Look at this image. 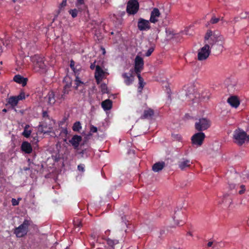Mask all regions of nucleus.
<instances>
[{"mask_svg": "<svg viewBox=\"0 0 249 249\" xmlns=\"http://www.w3.org/2000/svg\"><path fill=\"white\" fill-rule=\"evenodd\" d=\"M173 137L177 140L180 141L181 140V136L179 134H174Z\"/></svg>", "mask_w": 249, "mask_h": 249, "instance_id": "43", "label": "nucleus"}, {"mask_svg": "<svg viewBox=\"0 0 249 249\" xmlns=\"http://www.w3.org/2000/svg\"><path fill=\"white\" fill-rule=\"evenodd\" d=\"M154 114L153 110L150 108L145 110L143 115V118L149 119Z\"/></svg>", "mask_w": 249, "mask_h": 249, "instance_id": "26", "label": "nucleus"}, {"mask_svg": "<svg viewBox=\"0 0 249 249\" xmlns=\"http://www.w3.org/2000/svg\"><path fill=\"white\" fill-rule=\"evenodd\" d=\"M153 51H154V49L153 48H152L149 49L148 50V51H147V52H146V53L145 54V55L146 56H150L151 54V53H152V52H153Z\"/></svg>", "mask_w": 249, "mask_h": 249, "instance_id": "42", "label": "nucleus"}, {"mask_svg": "<svg viewBox=\"0 0 249 249\" xmlns=\"http://www.w3.org/2000/svg\"><path fill=\"white\" fill-rule=\"evenodd\" d=\"M211 124L210 120L206 118H201L196 122L195 128L198 131H202L209 128Z\"/></svg>", "mask_w": 249, "mask_h": 249, "instance_id": "5", "label": "nucleus"}, {"mask_svg": "<svg viewBox=\"0 0 249 249\" xmlns=\"http://www.w3.org/2000/svg\"><path fill=\"white\" fill-rule=\"evenodd\" d=\"M65 80L68 81V83H67L64 87L62 93L66 96L67 94H68L70 91V88L71 87V82L70 81V79L69 77H66L65 78Z\"/></svg>", "mask_w": 249, "mask_h": 249, "instance_id": "23", "label": "nucleus"}, {"mask_svg": "<svg viewBox=\"0 0 249 249\" xmlns=\"http://www.w3.org/2000/svg\"><path fill=\"white\" fill-rule=\"evenodd\" d=\"M217 242H213V248L214 249H218V247H217Z\"/></svg>", "mask_w": 249, "mask_h": 249, "instance_id": "51", "label": "nucleus"}, {"mask_svg": "<svg viewBox=\"0 0 249 249\" xmlns=\"http://www.w3.org/2000/svg\"><path fill=\"white\" fill-rule=\"evenodd\" d=\"M209 97H210L209 95H207L206 97L205 96H203V98L204 99H205V98H206V100H208L209 99Z\"/></svg>", "mask_w": 249, "mask_h": 249, "instance_id": "53", "label": "nucleus"}, {"mask_svg": "<svg viewBox=\"0 0 249 249\" xmlns=\"http://www.w3.org/2000/svg\"><path fill=\"white\" fill-rule=\"evenodd\" d=\"M172 34L173 35V36L176 35V34H175L173 32H172Z\"/></svg>", "mask_w": 249, "mask_h": 249, "instance_id": "56", "label": "nucleus"}, {"mask_svg": "<svg viewBox=\"0 0 249 249\" xmlns=\"http://www.w3.org/2000/svg\"><path fill=\"white\" fill-rule=\"evenodd\" d=\"M16 97L18 99V101H19L25 98V94L24 93H21L18 96H16Z\"/></svg>", "mask_w": 249, "mask_h": 249, "instance_id": "41", "label": "nucleus"}, {"mask_svg": "<svg viewBox=\"0 0 249 249\" xmlns=\"http://www.w3.org/2000/svg\"><path fill=\"white\" fill-rule=\"evenodd\" d=\"M66 3H67V0H63L60 4L61 8L65 7L66 5Z\"/></svg>", "mask_w": 249, "mask_h": 249, "instance_id": "46", "label": "nucleus"}, {"mask_svg": "<svg viewBox=\"0 0 249 249\" xmlns=\"http://www.w3.org/2000/svg\"><path fill=\"white\" fill-rule=\"evenodd\" d=\"M178 214H177V211H175V215L173 217V219L175 223L178 225H182L184 223L185 221L183 220H180V222H178L179 219H178Z\"/></svg>", "mask_w": 249, "mask_h": 249, "instance_id": "32", "label": "nucleus"}, {"mask_svg": "<svg viewBox=\"0 0 249 249\" xmlns=\"http://www.w3.org/2000/svg\"><path fill=\"white\" fill-rule=\"evenodd\" d=\"M233 140L235 143L239 145L249 142V135L243 130L238 128L233 133Z\"/></svg>", "mask_w": 249, "mask_h": 249, "instance_id": "3", "label": "nucleus"}, {"mask_svg": "<svg viewBox=\"0 0 249 249\" xmlns=\"http://www.w3.org/2000/svg\"><path fill=\"white\" fill-rule=\"evenodd\" d=\"M21 149L22 151L27 154H30L33 150L31 144L27 142H23L22 143Z\"/></svg>", "mask_w": 249, "mask_h": 249, "instance_id": "18", "label": "nucleus"}, {"mask_svg": "<svg viewBox=\"0 0 249 249\" xmlns=\"http://www.w3.org/2000/svg\"><path fill=\"white\" fill-rule=\"evenodd\" d=\"M160 15H161L160 9L154 8L151 11L150 16H160Z\"/></svg>", "mask_w": 249, "mask_h": 249, "instance_id": "33", "label": "nucleus"}, {"mask_svg": "<svg viewBox=\"0 0 249 249\" xmlns=\"http://www.w3.org/2000/svg\"><path fill=\"white\" fill-rule=\"evenodd\" d=\"M85 166L84 164H80L78 166V169L82 172L84 171Z\"/></svg>", "mask_w": 249, "mask_h": 249, "instance_id": "44", "label": "nucleus"}, {"mask_svg": "<svg viewBox=\"0 0 249 249\" xmlns=\"http://www.w3.org/2000/svg\"><path fill=\"white\" fill-rule=\"evenodd\" d=\"M192 164V162L190 160L182 159L178 162V167L181 170H183L189 167Z\"/></svg>", "mask_w": 249, "mask_h": 249, "instance_id": "15", "label": "nucleus"}, {"mask_svg": "<svg viewBox=\"0 0 249 249\" xmlns=\"http://www.w3.org/2000/svg\"><path fill=\"white\" fill-rule=\"evenodd\" d=\"M55 94L53 91L50 92L46 98L48 103L50 105H53L55 102H57V99H55Z\"/></svg>", "mask_w": 249, "mask_h": 249, "instance_id": "19", "label": "nucleus"}, {"mask_svg": "<svg viewBox=\"0 0 249 249\" xmlns=\"http://www.w3.org/2000/svg\"><path fill=\"white\" fill-rule=\"evenodd\" d=\"M88 152L89 150L88 149H84L80 153V154L82 157L87 158L89 156Z\"/></svg>", "mask_w": 249, "mask_h": 249, "instance_id": "35", "label": "nucleus"}, {"mask_svg": "<svg viewBox=\"0 0 249 249\" xmlns=\"http://www.w3.org/2000/svg\"><path fill=\"white\" fill-rule=\"evenodd\" d=\"M188 234L190 235H192V234L191 233H189Z\"/></svg>", "mask_w": 249, "mask_h": 249, "instance_id": "59", "label": "nucleus"}, {"mask_svg": "<svg viewBox=\"0 0 249 249\" xmlns=\"http://www.w3.org/2000/svg\"><path fill=\"white\" fill-rule=\"evenodd\" d=\"M122 77L124 79V82L126 85H130L134 81V76L132 72L124 73L122 74Z\"/></svg>", "mask_w": 249, "mask_h": 249, "instance_id": "17", "label": "nucleus"}, {"mask_svg": "<svg viewBox=\"0 0 249 249\" xmlns=\"http://www.w3.org/2000/svg\"><path fill=\"white\" fill-rule=\"evenodd\" d=\"M165 166V163L163 161L155 163L152 167V170L155 172H159L162 170Z\"/></svg>", "mask_w": 249, "mask_h": 249, "instance_id": "22", "label": "nucleus"}, {"mask_svg": "<svg viewBox=\"0 0 249 249\" xmlns=\"http://www.w3.org/2000/svg\"><path fill=\"white\" fill-rule=\"evenodd\" d=\"M66 249H67V248H66Z\"/></svg>", "mask_w": 249, "mask_h": 249, "instance_id": "62", "label": "nucleus"}, {"mask_svg": "<svg viewBox=\"0 0 249 249\" xmlns=\"http://www.w3.org/2000/svg\"><path fill=\"white\" fill-rule=\"evenodd\" d=\"M138 26L139 29L141 31L146 30L150 28L149 22L143 18H140L138 23Z\"/></svg>", "mask_w": 249, "mask_h": 249, "instance_id": "14", "label": "nucleus"}, {"mask_svg": "<svg viewBox=\"0 0 249 249\" xmlns=\"http://www.w3.org/2000/svg\"><path fill=\"white\" fill-rule=\"evenodd\" d=\"M72 13H71V16H76L77 14V10L76 9H74L72 11Z\"/></svg>", "mask_w": 249, "mask_h": 249, "instance_id": "49", "label": "nucleus"}, {"mask_svg": "<svg viewBox=\"0 0 249 249\" xmlns=\"http://www.w3.org/2000/svg\"><path fill=\"white\" fill-rule=\"evenodd\" d=\"M31 224V221L25 219L23 223L17 227L15 229L14 233L18 237H22L25 236L28 232L29 226Z\"/></svg>", "mask_w": 249, "mask_h": 249, "instance_id": "4", "label": "nucleus"}, {"mask_svg": "<svg viewBox=\"0 0 249 249\" xmlns=\"http://www.w3.org/2000/svg\"><path fill=\"white\" fill-rule=\"evenodd\" d=\"M2 111H3V112H6V109H3L2 110Z\"/></svg>", "mask_w": 249, "mask_h": 249, "instance_id": "57", "label": "nucleus"}, {"mask_svg": "<svg viewBox=\"0 0 249 249\" xmlns=\"http://www.w3.org/2000/svg\"><path fill=\"white\" fill-rule=\"evenodd\" d=\"M31 60L33 63L34 70L36 72L43 73L46 71L47 67L43 58L38 55H35L31 57Z\"/></svg>", "mask_w": 249, "mask_h": 249, "instance_id": "2", "label": "nucleus"}, {"mask_svg": "<svg viewBox=\"0 0 249 249\" xmlns=\"http://www.w3.org/2000/svg\"><path fill=\"white\" fill-rule=\"evenodd\" d=\"M18 99L16 96H13L9 98L8 103L12 107H15L18 103Z\"/></svg>", "mask_w": 249, "mask_h": 249, "instance_id": "27", "label": "nucleus"}, {"mask_svg": "<svg viewBox=\"0 0 249 249\" xmlns=\"http://www.w3.org/2000/svg\"><path fill=\"white\" fill-rule=\"evenodd\" d=\"M29 125H26L24 127V131L22 132V135L24 136L26 138L29 137V136H30V135L32 133V130L29 129Z\"/></svg>", "mask_w": 249, "mask_h": 249, "instance_id": "29", "label": "nucleus"}, {"mask_svg": "<svg viewBox=\"0 0 249 249\" xmlns=\"http://www.w3.org/2000/svg\"><path fill=\"white\" fill-rule=\"evenodd\" d=\"M73 222L75 228H79L82 225L81 221L78 218H74Z\"/></svg>", "mask_w": 249, "mask_h": 249, "instance_id": "34", "label": "nucleus"}, {"mask_svg": "<svg viewBox=\"0 0 249 249\" xmlns=\"http://www.w3.org/2000/svg\"><path fill=\"white\" fill-rule=\"evenodd\" d=\"M213 242L211 241V242H209L208 243L207 246H208V247H212L213 245Z\"/></svg>", "mask_w": 249, "mask_h": 249, "instance_id": "52", "label": "nucleus"}, {"mask_svg": "<svg viewBox=\"0 0 249 249\" xmlns=\"http://www.w3.org/2000/svg\"><path fill=\"white\" fill-rule=\"evenodd\" d=\"M246 14L247 15H248L249 16V12H248V13H247V12H246Z\"/></svg>", "mask_w": 249, "mask_h": 249, "instance_id": "58", "label": "nucleus"}, {"mask_svg": "<svg viewBox=\"0 0 249 249\" xmlns=\"http://www.w3.org/2000/svg\"><path fill=\"white\" fill-rule=\"evenodd\" d=\"M73 63V61H71V67H72V66L73 65V64H72Z\"/></svg>", "mask_w": 249, "mask_h": 249, "instance_id": "54", "label": "nucleus"}, {"mask_svg": "<svg viewBox=\"0 0 249 249\" xmlns=\"http://www.w3.org/2000/svg\"><path fill=\"white\" fill-rule=\"evenodd\" d=\"M138 75V77L139 78V87L138 88V90H139V92H141L142 91L143 87H144L145 84L143 82V79L141 77L140 74H138V75Z\"/></svg>", "mask_w": 249, "mask_h": 249, "instance_id": "31", "label": "nucleus"}, {"mask_svg": "<svg viewBox=\"0 0 249 249\" xmlns=\"http://www.w3.org/2000/svg\"><path fill=\"white\" fill-rule=\"evenodd\" d=\"M46 114H47L46 112H44L43 113V116H45Z\"/></svg>", "mask_w": 249, "mask_h": 249, "instance_id": "55", "label": "nucleus"}, {"mask_svg": "<svg viewBox=\"0 0 249 249\" xmlns=\"http://www.w3.org/2000/svg\"><path fill=\"white\" fill-rule=\"evenodd\" d=\"M139 9V3L137 0H129L127 3L126 12L129 15H135Z\"/></svg>", "mask_w": 249, "mask_h": 249, "instance_id": "7", "label": "nucleus"}, {"mask_svg": "<svg viewBox=\"0 0 249 249\" xmlns=\"http://www.w3.org/2000/svg\"><path fill=\"white\" fill-rule=\"evenodd\" d=\"M158 17H150V21L152 23H156L158 21L157 18Z\"/></svg>", "mask_w": 249, "mask_h": 249, "instance_id": "39", "label": "nucleus"}, {"mask_svg": "<svg viewBox=\"0 0 249 249\" xmlns=\"http://www.w3.org/2000/svg\"><path fill=\"white\" fill-rule=\"evenodd\" d=\"M106 243L108 246L107 247L105 245L104 243H101V242L99 241V239H98L96 243V245L94 244V246H96L97 249H116L114 247V246L118 244V240L107 239L106 241Z\"/></svg>", "mask_w": 249, "mask_h": 249, "instance_id": "6", "label": "nucleus"}, {"mask_svg": "<svg viewBox=\"0 0 249 249\" xmlns=\"http://www.w3.org/2000/svg\"><path fill=\"white\" fill-rule=\"evenodd\" d=\"M14 2H15L16 0H13Z\"/></svg>", "mask_w": 249, "mask_h": 249, "instance_id": "60", "label": "nucleus"}, {"mask_svg": "<svg viewBox=\"0 0 249 249\" xmlns=\"http://www.w3.org/2000/svg\"><path fill=\"white\" fill-rule=\"evenodd\" d=\"M81 81H80V80L78 78H76V80H75V84H76V88H77V87L80 84H81Z\"/></svg>", "mask_w": 249, "mask_h": 249, "instance_id": "47", "label": "nucleus"}, {"mask_svg": "<svg viewBox=\"0 0 249 249\" xmlns=\"http://www.w3.org/2000/svg\"><path fill=\"white\" fill-rule=\"evenodd\" d=\"M97 131V128L93 125H91L90 128V132L91 133H95Z\"/></svg>", "mask_w": 249, "mask_h": 249, "instance_id": "40", "label": "nucleus"}, {"mask_svg": "<svg viewBox=\"0 0 249 249\" xmlns=\"http://www.w3.org/2000/svg\"><path fill=\"white\" fill-rule=\"evenodd\" d=\"M97 66V65H95V63H93L92 64H91L90 65V69H92V70H93L94 69V68L96 69V67Z\"/></svg>", "mask_w": 249, "mask_h": 249, "instance_id": "48", "label": "nucleus"}, {"mask_svg": "<svg viewBox=\"0 0 249 249\" xmlns=\"http://www.w3.org/2000/svg\"><path fill=\"white\" fill-rule=\"evenodd\" d=\"M211 48L208 45L205 44L198 52V59L200 61L206 60L210 54Z\"/></svg>", "mask_w": 249, "mask_h": 249, "instance_id": "9", "label": "nucleus"}, {"mask_svg": "<svg viewBox=\"0 0 249 249\" xmlns=\"http://www.w3.org/2000/svg\"><path fill=\"white\" fill-rule=\"evenodd\" d=\"M57 103L60 104L66 98V96L62 93H56L55 94Z\"/></svg>", "mask_w": 249, "mask_h": 249, "instance_id": "28", "label": "nucleus"}, {"mask_svg": "<svg viewBox=\"0 0 249 249\" xmlns=\"http://www.w3.org/2000/svg\"><path fill=\"white\" fill-rule=\"evenodd\" d=\"M106 72L99 65L96 67L95 78L98 84L104 78Z\"/></svg>", "mask_w": 249, "mask_h": 249, "instance_id": "11", "label": "nucleus"}, {"mask_svg": "<svg viewBox=\"0 0 249 249\" xmlns=\"http://www.w3.org/2000/svg\"><path fill=\"white\" fill-rule=\"evenodd\" d=\"M21 199L20 198H18V200L16 199L15 198H12L11 202L13 206H17L18 204L19 200H20Z\"/></svg>", "mask_w": 249, "mask_h": 249, "instance_id": "38", "label": "nucleus"}, {"mask_svg": "<svg viewBox=\"0 0 249 249\" xmlns=\"http://www.w3.org/2000/svg\"><path fill=\"white\" fill-rule=\"evenodd\" d=\"M143 59L139 56H137L135 59V71L138 75L142 71L143 67Z\"/></svg>", "mask_w": 249, "mask_h": 249, "instance_id": "10", "label": "nucleus"}, {"mask_svg": "<svg viewBox=\"0 0 249 249\" xmlns=\"http://www.w3.org/2000/svg\"><path fill=\"white\" fill-rule=\"evenodd\" d=\"M76 6L79 11L81 12L80 14L89 15V10H87V7L85 4L84 0H77Z\"/></svg>", "mask_w": 249, "mask_h": 249, "instance_id": "12", "label": "nucleus"}, {"mask_svg": "<svg viewBox=\"0 0 249 249\" xmlns=\"http://www.w3.org/2000/svg\"><path fill=\"white\" fill-rule=\"evenodd\" d=\"M101 89L103 93H106L107 92V86L106 84H101Z\"/></svg>", "mask_w": 249, "mask_h": 249, "instance_id": "37", "label": "nucleus"}, {"mask_svg": "<svg viewBox=\"0 0 249 249\" xmlns=\"http://www.w3.org/2000/svg\"><path fill=\"white\" fill-rule=\"evenodd\" d=\"M227 102L232 107L234 108H237L240 105L239 100L238 97L235 96L230 97Z\"/></svg>", "mask_w": 249, "mask_h": 249, "instance_id": "16", "label": "nucleus"}, {"mask_svg": "<svg viewBox=\"0 0 249 249\" xmlns=\"http://www.w3.org/2000/svg\"><path fill=\"white\" fill-rule=\"evenodd\" d=\"M205 138L204 133L199 132L195 134L191 138L192 144L196 147L200 146Z\"/></svg>", "mask_w": 249, "mask_h": 249, "instance_id": "8", "label": "nucleus"}, {"mask_svg": "<svg viewBox=\"0 0 249 249\" xmlns=\"http://www.w3.org/2000/svg\"><path fill=\"white\" fill-rule=\"evenodd\" d=\"M240 187H241V190L239 191V193L240 194H243L245 192V186L241 185Z\"/></svg>", "mask_w": 249, "mask_h": 249, "instance_id": "45", "label": "nucleus"}, {"mask_svg": "<svg viewBox=\"0 0 249 249\" xmlns=\"http://www.w3.org/2000/svg\"><path fill=\"white\" fill-rule=\"evenodd\" d=\"M61 133H63L65 135H67L68 134V130L67 129L64 128L61 130Z\"/></svg>", "mask_w": 249, "mask_h": 249, "instance_id": "50", "label": "nucleus"}, {"mask_svg": "<svg viewBox=\"0 0 249 249\" xmlns=\"http://www.w3.org/2000/svg\"><path fill=\"white\" fill-rule=\"evenodd\" d=\"M224 41V37L218 31L213 32L208 30L205 36V44L208 45L211 48H212L216 42L219 43V45H222Z\"/></svg>", "mask_w": 249, "mask_h": 249, "instance_id": "1", "label": "nucleus"}, {"mask_svg": "<svg viewBox=\"0 0 249 249\" xmlns=\"http://www.w3.org/2000/svg\"><path fill=\"white\" fill-rule=\"evenodd\" d=\"M82 128L81 124L80 122H76L73 125L72 130L74 131H79Z\"/></svg>", "mask_w": 249, "mask_h": 249, "instance_id": "30", "label": "nucleus"}, {"mask_svg": "<svg viewBox=\"0 0 249 249\" xmlns=\"http://www.w3.org/2000/svg\"><path fill=\"white\" fill-rule=\"evenodd\" d=\"M1 63H2V62H0V64H1Z\"/></svg>", "mask_w": 249, "mask_h": 249, "instance_id": "61", "label": "nucleus"}, {"mask_svg": "<svg viewBox=\"0 0 249 249\" xmlns=\"http://www.w3.org/2000/svg\"><path fill=\"white\" fill-rule=\"evenodd\" d=\"M102 107L105 110H108L112 107V102L109 99H107L102 103Z\"/></svg>", "mask_w": 249, "mask_h": 249, "instance_id": "25", "label": "nucleus"}, {"mask_svg": "<svg viewBox=\"0 0 249 249\" xmlns=\"http://www.w3.org/2000/svg\"><path fill=\"white\" fill-rule=\"evenodd\" d=\"M14 81L17 83L21 84L22 86H25L27 84V79L18 74L14 76Z\"/></svg>", "mask_w": 249, "mask_h": 249, "instance_id": "20", "label": "nucleus"}, {"mask_svg": "<svg viewBox=\"0 0 249 249\" xmlns=\"http://www.w3.org/2000/svg\"><path fill=\"white\" fill-rule=\"evenodd\" d=\"M220 20V18L216 17H213L210 20V23L212 24H215Z\"/></svg>", "mask_w": 249, "mask_h": 249, "instance_id": "36", "label": "nucleus"}, {"mask_svg": "<svg viewBox=\"0 0 249 249\" xmlns=\"http://www.w3.org/2000/svg\"><path fill=\"white\" fill-rule=\"evenodd\" d=\"M161 14L168 15L170 11V6L168 4H164L163 6L160 7Z\"/></svg>", "mask_w": 249, "mask_h": 249, "instance_id": "24", "label": "nucleus"}, {"mask_svg": "<svg viewBox=\"0 0 249 249\" xmlns=\"http://www.w3.org/2000/svg\"><path fill=\"white\" fill-rule=\"evenodd\" d=\"M53 129L52 124H49L47 126L44 124L39 125L38 130L44 133H48L51 132Z\"/></svg>", "mask_w": 249, "mask_h": 249, "instance_id": "21", "label": "nucleus"}, {"mask_svg": "<svg viewBox=\"0 0 249 249\" xmlns=\"http://www.w3.org/2000/svg\"><path fill=\"white\" fill-rule=\"evenodd\" d=\"M82 138L81 136L75 135L69 140V142L74 149H77L79 145L80 142L82 141Z\"/></svg>", "mask_w": 249, "mask_h": 249, "instance_id": "13", "label": "nucleus"}]
</instances>
